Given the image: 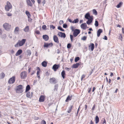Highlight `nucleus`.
I'll return each mask as SVG.
<instances>
[{"label":"nucleus","mask_w":124,"mask_h":124,"mask_svg":"<svg viewBox=\"0 0 124 124\" xmlns=\"http://www.w3.org/2000/svg\"><path fill=\"white\" fill-rule=\"evenodd\" d=\"M95 123L97 124L99 122V118L98 116H96L95 118Z\"/></svg>","instance_id":"28"},{"label":"nucleus","mask_w":124,"mask_h":124,"mask_svg":"<svg viewBox=\"0 0 124 124\" xmlns=\"http://www.w3.org/2000/svg\"><path fill=\"white\" fill-rule=\"evenodd\" d=\"M27 52L28 54L30 55L31 54V51L30 50H28L27 51Z\"/></svg>","instance_id":"41"},{"label":"nucleus","mask_w":124,"mask_h":124,"mask_svg":"<svg viewBox=\"0 0 124 124\" xmlns=\"http://www.w3.org/2000/svg\"><path fill=\"white\" fill-rule=\"evenodd\" d=\"M5 76V74L3 72H2L0 74V77L1 79L3 78Z\"/></svg>","instance_id":"30"},{"label":"nucleus","mask_w":124,"mask_h":124,"mask_svg":"<svg viewBox=\"0 0 124 124\" xmlns=\"http://www.w3.org/2000/svg\"><path fill=\"white\" fill-rule=\"evenodd\" d=\"M120 36H119V39H120L121 41L122 40L123 37L122 34H119Z\"/></svg>","instance_id":"40"},{"label":"nucleus","mask_w":124,"mask_h":124,"mask_svg":"<svg viewBox=\"0 0 124 124\" xmlns=\"http://www.w3.org/2000/svg\"><path fill=\"white\" fill-rule=\"evenodd\" d=\"M33 93L32 92L30 93V92H28L26 94V97H27L31 98L32 96Z\"/></svg>","instance_id":"16"},{"label":"nucleus","mask_w":124,"mask_h":124,"mask_svg":"<svg viewBox=\"0 0 124 124\" xmlns=\"http://www.w3.org/2000/svg\"><path fill=\"white\" fill-rule=\"evenodd\" d=\"M30 89V87L29 85H27L26 86L25 92H27Z\"/></svg>","instance_id":"31"},{"label":"nucleus","mask_w":124,"mask_h":124,"mask_svg":"<svg viewBox=\"0 0 124 124\" xmlns=\"http://www.w3.org/2000/svg\"><path fill=\"white\" fill-rule=\"evenodd\" d=\"M88 19V20L86 22V23L88 24H89L92 22L93 19V18L91 17L90 18H89Z\"/></svg>","instance_id":"24"},{"label":"nucleus","mask_w":124,"mask_h":124,"mask_svg":"<svg viewBox=\"0 0 124 124\" xmlns=\"http://www.w3.org/2000/svg\"><path fill=\"white\" fill-rule=\"evenodd\" d=\"M7 15L8 16H12V14L9 13H7Z\"/></svg>","instance_id":"56"},{"label":"nucleus","mask_w":124,"mask_h":124,"mask_svg":"<svg viewBox=\"0 0 124 124\" xmlns=\"http://www.w3.org/2000/svg\"><path fill=\"white\" fill-rule=\"evenodd\" d=\"M58 85L56 84L54 86V90L57 91L58 89Z\"/></svg>","instance_id":"35"},{"label":"nucleus","mask_w":124,"mask_h":124,"mask_svg":"<svg viewBox=\"0 0 124 124\" xmlns=\"http://www.w3.org/2000/svg\"><path fill=\"white\" fill-rule=\"evenodd\" d=\"M122 4V3L121 2H120L119 4L117 5L116 7L118 8H120Z\"/></svg>","instance_id":"38"},{"label":"nucleus","mask_w":124,"mask_h":124,"mask_svg":"<svg viewBox=\"0 0 124 124\" xmlns=\"http://www.w3.org/2000/svg\"><path fill=\"white\" fill-rule=\"evenodd\" d=\"M104 123H105V124L106 123V120L105 119H104V120H103V122L102 123V124H104Z\"/></svg>","instance_id":"63"},{"label":"nucleus","mask_w":124,"mask_h":124,"mask_svg":"<svg viewBox=\"0 0 124 124\" xmlns=\"http://www.w3.org/2000/svg\"><path fill=\"white\" fill-rule=\"evenodd\" d=\"M35 73V71H32L31 73V75H33Z\"/></svg>","instance_id":"58"},{"label":"nucleus","mask_w":124,"mask_h":124,"mask_svg":"<svg viewBox=\"0 0 124 124\" xmlns=\"http://www.w3.org/2000/svg\"><path fill=\"white\" fill-rule=\"evenodd\" d=\"M73 108V105H71L70 106V107L68 109V110L67 112L69 113H70L72 111V109Z\"/></svg>","instance_id":"26"},{"label":"nucleus","mask_w":124,"mask_h":124,"mask_svg":"<svg viewBox=\"0 0 124 124\" xmlns=\"http://www.w3.org/2000/svg\"><path fill=\"white\" fill-rule=\"evenodd\" d=\"M16 77L15 76L12 77L10 78L8 81V83L9 84H13L14 83L15 81Z\"/></svg>","instance_id":"6"},{"label":"nucleus","mask_w":124,"mask_h":124,"mask_svg":"<svg viewBox=\"0 0 124 124\" xmlns=\"http://www.w3.org/2000/svg\"><path fill=\"white\" fill-rule=\"evenodd\" d=\"M94 123L93 122L92 120H91L89 122V124H93Z\"/></svg>","instance_id":"62"},{"label":"nucleus","mask_w":124,"mask_h":124,"mask_svg":"<svg viewBox=\"0 0 124 124\" xmlns=\"http://www.w3.org/2000/svg\"><path fill=\"white\" fill-rule=\"evenodd\" d=\"M44 47H48V43H45L44 45Z\"/></svg>","instance_id":"43"},{"label":"nucleus","mask_w":124,"mask_h":124,"mask_svg":"<svg viewBox=\"0 0 124 124\" xmlns=\"http://www.w3.org/2000/svg\"><path fill=\"white\" fill-rule=\"evenodd\" d=\"M37 2L39 4H40L41 2V0H37Z\"/></svg>","instance_id":"61"},{"label":"nucleus","mask_w":124,"mask_h":124,"mask_svg":"<svg viewBox=\"0 0 124 124\" xmlns=\"http://www.w3.org/2000/svg\"><path fill=\"white\" fill-rule=\"evenodd\" d=\"M50 28H52V29H55V27L53 25H52L50 26Z\"/></svg>","instance_id":"53"},{"label":"nucleus","mask_w":124,"mask_h":124,"mask_svg":"<svg viewBox=\"0 0 124 124\" xmlns=\"http://www.w3.org/2000/svg\"><path fill=\"white\" fill-rule=\"evenodd\" d=\"M26 41L25 39H23L21 41L19 40L17 43L15 45V46L16 47L22 46L24 44Z\"/></svg>","instance_id":"1"},{"label":"nucleus","mask_w":124,"mask_h":124,"mask_svg":"<svg viewBox=\"0 0 124 124\" xmlns=\"http://www.w3.org/2000/svg\"><path fill=\"white\" fill-rule=\"evenodd\" d=\"M65 69L67 71H69L70 70V68H69L67 67H66L65 68Z\"/></svg>","instance_id":"60"},{"label":"nucleus","mask_w":124,"mask_h":124,"mask_svg":"<svg viewBox=\"0 0 124 124\" xmlns=\"http://www.w3.org/2000/svg\"><path fill=\"white\" fill-rule=\"evenodd\" d=\"M58 35L60 37L62 38L63 37V38H65L66 36L65 34L64 33L60 32H58Z\"/></svg>","instance_id":"10"},{"label":"nucleus","mask_w":124,"mask_h":124,"mask_svg":"<svg viewBox=\"0 0 124 124\" xmlns=\"http://www.w3.org/2000/svg\"><path fill=\"white\" fill-rule=\"evenodd\" d=\"M23 86L21 85L17 86L16 89V93H22L23 91Z\"/></svg>","instance_id":"2"},{"label":"nucleus","mask_w":124,"mask_h":124,"mask_svg":"<svg viewBox=\"0 0 124 124\" xmlns=\"http://www.w3.org/2000/svg\"><path fill=\"white\" fill-rule=\"evenodd\" d=\"M35 33L37 34H40V32L39 30H36L35 31Z\"/></svg>","instance_id":"46"},{"label":"nucleus","mask_w":124,"mask_h":124,"mask_svg":"<svg viewBox=\"0 0 124 124\" xmlns=\"http://www.w3.org/2000/svg\"><path fill=\"white\" fill-rule=\"evenodd\" d=\"M81 27V28L83 30L86 29L87 25L85 23H84L80 25Z\"/></svg>","instance_id":"17"},{"label":"nucleus","mask_w":124,"mask_h":124,"mask_svg":"<svg viewBox=\"0 0 124 124\" xmlns=\"http://www.w3.org/2000/svg\"><path fill=\"white\" fill-rule=\"evenodd\" d=\"M42 29H45L46 28V26L45 25H43L42 26Z\"/></svg>","instance_id":"50"},{"label":"nucleus","mask_w":124,"mask_h":124,"mask_svg":"<svg viewBox=\"0 0 124 124\" xmlns=\"http://www.w3.org/2000/svg\"><path fill=\"white\" fill-rule=\"evenodd\" d=\"M98 22L97 21H95V25L96 27H97L98 25Z\"/></svg>","instance_id":"42"},{"label":"nucleus","mask_w":124,"mask_h":124,"mask_svg":"<svg viewBox=\"0 0 124 124\" xmlns=\"http://www.w3.org/2000/svg\"><path fill=\"white\" fill-rule=\"evenodd\" d=\"M12 8V6L11 3L8 1H7L5 8V10L7 11H8Z\"/></svg>","instance_id":"3"},{"label":"nucleus","mask_w":124,"mask_h":124,"mask_svg":"<svg viewBox=\"0 0 124 124\" xmlns=\"http://www.w3.org/2000/svg\"><path fill=\"white\" fill-rule=\"evenodd\" d=\"M22 51L21 49H19L18 50L16 53V56H18L20 55L22 53Z\"/></svg>","instance_id":"22"},{"label":"nucleus","mask_w":124,"mask_h":124,"mask_svg":"<svg viewBox=\"0 0 124 124\" xmlns=\"http://www.w3.org/2000/svg\"><path fill=\"white\" fill-rule=\"evenodd\" d=\"M103 39L106 40H107L108 39L107 37L106 36H104V38Z\"/></svg>","instance_id":"64"},{"label":"nucleus","mask_w":124,"mask_h":124,"mask_svg":"<svg viewBox=\"0 0 124 124\" xmlns=\"http://www.w3.org/2000/svg\"><path fill=\"white\" fill-rule=\"evenodd\" d=\"M80 59V58L78 57H77L75 58V62H77Z\"/></svg>","instance_id":"36"},{"label":"nucleus","mask_w":124,"mask_h":124,"mask_svg":"<svg viewBox=\"0 0 124 124\" xmlns=\"http://www.w3.org/2000/svg\"><path fill=\"white\" fill-rule=\"evenodd\" d=\"M40 124H46V122L44 120L42 121Z\"/></svg>","instance_id":"44"},{"label":"nucleus","mask_w":124,"mask_h":124,"mask_svg":"<svg viewBox=\"0 0 124 124\" xmlns=\"http://www.w3.org/2000/svg\"><path fill=\"white\" fill-rule=\"evenodd\" d=\"M67 27V25L66 24H64L63 25V27L64 28H66Z\"/></svg>","instance_id":"55"},{"label":"nucleus","mask_w":124,"mask_h":124,"mask_svg":"<svg viewBox=\"0 0 124 124\" xmlns=\"http://www.w3.org/2000/svg\"><path fill=\"white\" fill-rule=\"evenodd\" d=\"M53 40L56 43H59V41L58 40V39L57 36L54 35L53 36Z\"/></svg>","instance_id":"14"},{"label":"nucleus","mask_w":124,"mask_h":124,"mask_svg":"<svg viewBox=\"0 0 124 124\" xmlns=\"http://www.w3.org/2000/svg\"><path fill=\"white\" fill-rule=\"evenodd\" d=\"M42 66L44 67H46V66L47 65V62L45 61L41 63Z\"/></svg>","instance_id":"29"},{"label":"nucleus","mask_w":124,"mask_h":124,"mask_svg":"<svg viewBox=\"0 0 124 124\" xmlns=\"http://www.w3.org/2000/svg\"><path fill=\"white\" fill-rule=\"evenodd\" d=\"M60 67L59 65L54 64L53 67L52 69L54 71H56Z\"/></svg>","instance_id":"11"},{"label":"nucleus","mask_w":124,"mask_h":124,"mask_svg":"<svg viewBox=\"0 0 124 124\" xmlns=\"http://www.w3.org/2000/svg\"><path fill=\"white\" fill-rule=\"evenodd\" d=\"M87 38V37L85 36L83 37L82 38V39L83 40H85Z\"/></svg>","instance_id":"49"},{"label":"nucleus","mask_w":124,"mask_h":124,"mask_svg":"<svg viewBox=\"0 0 124 124\" xmlns=\"http://www.w3.org/2000/svg\"><path fill=\"white\" fill-rule=\"evenodd\" d=\"M42 37L43 39L45 41H47L49 39L48 36L46 35H43Z\"/></svg>","instance_id":"18"},{"label":"nucleus","mask_w":124,"mask_h":124,"mask_svg":"<svg viewBox=\"0 0 124 124\" xmlns=\"http://www.w3.org/2000/svg\"><path fill=\"white\" fill-rule=\"evenodd\" d=\"M29 30V26H27L24 29V31L26 32H28Z\"/></svg>","instance_id":"33"},{"label":"nucleus","mask_w":124,"mask_h":124,"mask_svg":"<svg viewBox=\"0 0 124 124\" xmlns=\"http://www.w3.org/2000/svg\"><path fill=\"white\" fill-rule=\"evenodd\" d=\"M21 78V79H25L27 77V73L26 71L22 72L20 74Z\"/></svg>","instance_id":"5"},{"label":"nucleus","mask_w":124,"mask_h":124,"mask_svg":"<svg viewBox=\"0 0 124 124\" xmlns=\"http://www.w3.org/2000/svg\"><path fill=\"white\" fill-rule=\"evenodd\" d=\"M3 26L5 30L8 31L11 28V25L7 23H4L3 24Z\"/></svg>","instance_id":"4"},{"label":"nucleus","mask_w":124,"mask_h":124,"mask_svg":"<svg viewBox=\"0 0 124 124\" xmlns=\"http://www.w3.org/2000/svg\"><path fill=\"white\" fill-rule=\"evenodd\" d=\"M85 75H82L81 77V81H82L83 78H85Z\"/></svg>","instance_id":"52"},{"label":"nucleus","mask_w":124,"mask_h":124,"mask_svg":"<svg viewBox=\"0 0 124 124\" xmlns=\"http://www.w3.org/2000/svg\"><path fill=\"white\" fill-rule=\"evenodd\" d=\"M80 65V64L79 63H77L75 64H73L72 66V68H77Z\"/></svg>","instance_id":"15"},{"label":"nucleus","mask_w":124,"mask_h":124,"mask_svg":"<svg viewBox=\"0 0 124 124\" xmlns=\"http://www.w3.org/2000/svg\"><path fill=\"white\" fill-rule=\"evenodd\" d=\"M65 71L64 70H63L62 72H61V74L63 79H64L65 78V76L66 75V74L65 73Z\"/></svg>","instance_id":"27"},{"label":"nucleus","mask_w":124,"mask_h":124,"mask_svg":"<svg viewBox=\"0 0 124 124\" xmlns=\"http://www.w3.org/2000/svg\"><path fill=\"white\" fill-rule=\"evenodd\" d=\"M58 29L59 30H60L62 31H64V30L62 29V27H61V26H59L58 27Z\"/></svg>","instance_id":"39"},{"label":"nucleus","mask_w":124,"mask_h":124,"mask_svg":"<svg viewBox=\"0 0 124 124\" xmlns=\"http://www.w3.org/2000/svg\"><path fill=\"white\" fill-rule=\"evenodd\" d=\"M36 69L38 70L37 73V74L38 77L39 79L40 78V72L41 71V70L38 67H37Z\"/></svg>","instance_id":"12"},{"label":"nucleus","mask_w":124,"mask_h":124,"mask_svg":"<svg viewBox=\"0 0 124 124\" xmlns=\"http://www.w3.org/2000/svg\"><path fill=\"white\" fill-rule=\"evenodd\" d=\"M72 97V95H68L65 101V102H68L69 101H70Z\"/></svg>","instance_id":"19"},{"label":"nucleus","mask_w":124,"mask_h":124,"mask_svg":"<svg viewBox=\"0 0 124 124\" xmlns=\"http://www.w3.org/2000/svg\"><path fill=\"white\" fill-rule=\"evenodd\" d=\"M91 17H92L90 16V14L89 13H86L85 16V18L87 19L90 18Z\"/></svg>","instance_id":"25"},{"label":"nucleus","mask_w":124,"mask_h":124,"mask_svg":"<svg viewBox=\"0 0 124 124\" xmlns=\"http://www.w3.org/2000/svg\"><path fill=\"white\" fill-rule=\"evenodd\" d=\"M80 32V31L78 29H75L73 31V35L75 37L79 34Z\"/></svg>","instance_id":"7"},{"label":"nucleus","mask_w":124,"mask_h":124,"mask_svg":"<svg viewBox=\"0 0 124 124\" xmlns=\"http://www.w3.org/2000/svg\"><path fill=\"white\" fill-rule=\"evenodd\" d=\"M28 21L29 22H31L32 20V19L30 18V17H28Z\"/></svg>","instance_id":"51"},{"label":"nucleus","mask_w":124,"mask_h":124,"mask_svg":"<svg viewBox=\"0 0 124 124\" xmlns=\"http://www.w3.org/2000/svg\"><path fill=\"white\" fill-rule=\"evenodd\" d=\"M25 14L28 17H31V15L28 11H26L25 12Z\"/></svg>","instance_id":"32"},{"label":"nucleus","mask_w":124,"mask_h":124,"mask_svg":"<svg viewBox=\"0 0 124 124\" xmlns=\"http://www.w3.org/2000/svg\"><path fill=\"white\" fill-rule=\"evenodd\" d=\"M57 80L54 77L50 78L49 80V82L50 83L55 84L57 82Z\"/></svg>","instance_id":"8"},{"label":"nucleus","mask_w":124,"mask_h":124,"mask_svg":"<svg viewBox=\"0 0 124 124\" xmlns=\"http://www.w3.org/2000/svg\"><path fill=\"white\" fill-rule=\"evenodd\" d=\"M94 47V44L93 43H91L88 46L89 49L92 51L93 50Z\"/></svg>","instance_id":"9"},{"label":"nucleus","mask_w":124,"mask_h":124,"mask_svg":"<svg viewBox=\"0 0 124 124\" xmlns=\"http://www.w3.org/2000/svg\"><path fill=\"white\" fill-rule=\"evenodd\" d=\"M45 95H41L39 97V101L40 102H43L45 100Z\"/></svg>","instance_id":"13"},{"label":"nucleus","mask_w":124,"mask_h":124,"mask_svg":"<svg viewBox=\"0 0 124 124\" xmlns=\"http://www.w3.org/2000/svg\"><path fill=\"white\" fill-rule=\"evenodd\" d=\"M70 39H71V41L72 42L73 41V36L72 35H70Z\"/></svg>","instance_id":"48"},{"label":"nucleus","mask_w":124,"mask_h":124,"mask_svg":"<svg viewBox=\"0 0 124 124\" xmlns=\"http://www.w3.org/2000/svg\"><path fill=\"white\" fill-rule=\"evenodd\" d=\"M48 47H52L53 46V44L52 43H48Z\"/></svg>","instance_id":"45"},{"label":"nucleus","mask_w":124,"mask_h":124,"mask_svg":"<svg viewBox=\"0 0 124 124\" xmlns=\"http://www.w3.org/2000/svg\"><path fill=\"white\" fill-rule=\"evenodd\" d=\"M26 2L27 4V5L31 7H32V4L30 0H26Z\"/></svg>","instance_id":"23"},{"label":"nucleus","mask_w":124,"mask_h":124,"mask_svg":"<svg viewBox=\"0 0 124 124\" xmlns=\"http://www.w3.org/2000/svg\"><path fill=\"white\" fill-rule=\"evenodd\" d=\"M67 20L70 22L71 23H72V20L68 18L67 19Z\"/></svg>","instance_id":"57"},{"label":"nucleus","mask_w":124,"mask_h":124,"mask_svg":"<svg viewBox=\"0 0 124 124\" xmlns=\"http://www.w3.org/2000/svg\"><path fill=\"white\" fill-rule=\"evenodd\" d=\"M71 46V44L70 43L68 44L67 45V48H70Z\"/></svg>","instance_id":"47"},{"label":"nucleus","mask_w":124,"mask_h":124,"mask_svg":"<svg viewBox=\"0 0 124 124\" xmlns=\"http://www.w3.org/2000/svg\"><path fill=\"white\" fill-rule=\"evenodd\" d=\"M93 13L95 15H97V12L95 9H93Z\"/></svg>","instance_id":"37"},{"label":"nucleus","mask_w":124,"mask_h":124,"mask_svg":"<svg viewBox=\"0 0 124 124\" xmlns=\"http://www.w3.org/2000/svg\"><path fill=\"white\" fill-rule=\"evenodd\" d=\"M79 20L78 18L75 19L74 21H72L73 23H76L78 22Z\"/></svg>","instance_id":"34"},{"label":"nucleus","mask_w":124,"mask_h":124,"mask_svg":"<svg viewBox=\"0 0 124 124\" xmlns=\"http://www.w3.org/2000/svg\"><path fill=\"white\" fill-rule=\"evenodd\" d=\"M19 31V28L17 26L15 28L14 31V32L16 33H18Z\"/></svg>","instance_id":"20"},{"label":"nucleus","mask_w":124,"mask_h":124,"mask_svg":"<svg viewBox=\"0 0 124 124\" xmlns=\"http://www.w3.org/2000/svg\"><path fill=\"white\" fill-rule=\"evenodd\" d=\"M102 32V29H100L97 32V36L98 37H99L100 35L101 34Z\"/></svg>","instance_id":"21"},{"label":"nucleus","mask_w":124,"mask_h":124,"mask_svg":"<svg viewBox=\"0 0 124 124\" xmlns=\"http://www.w3.org/2000/svg\"><path fill=\"white\" fill-rule=\"evenodd\" d=\"M46 3V1L45 0H43L42 2V3L43 4V6H44V4H45Z\"/></svg>","instance_id":"59"},{"label":"nucleus","mask_w":124,"mask_h":124,"mask_svg":"<svg viewBox=\"0 0 124 124\" xmlns=\"http://www.w3.org/2000/svg\"><path fill=\"white\" fill-rule=\"evenodd\" d=\"M95 104H94V105H93L92 109V110L93 111L95 109Z\"/></svg>","instance_id":"54"}]
</instances>
